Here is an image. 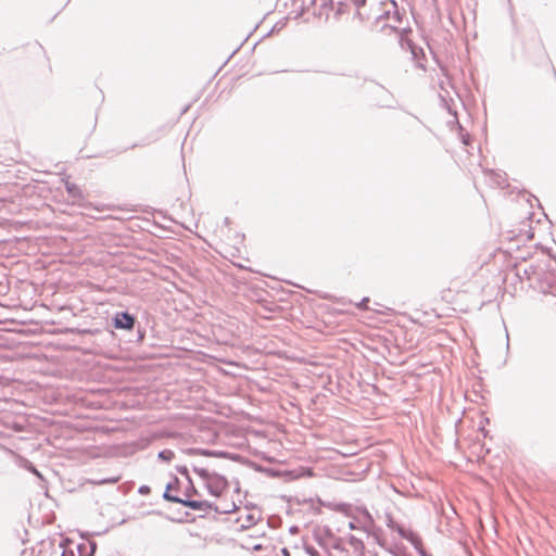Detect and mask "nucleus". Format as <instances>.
<instances>
[{
  "instance_id": "3",
  "label": "nucleus",
  "mask_w": 556,
  "mask_h": 556,
  "mask_svg": "<svg viewBox=\"0 0 556 556\" xmlns=\"http://www.w3.org/2000/svg\"><path fill=\"white\" fill-rule=\"evenodd\" d=\"M455 292L452 289H446L442 292L441 301L446 304H454Z\"/></svg>"
},
{
  "instance_id": "5",
  "label": "nucleus",
  "mask_w": 556,
  "mask_h": 556,
  "mask_svg": "<svg viewBox=\"0 0 556 556\" xmlns=\"http://www.w3.org/2000/svg\"><path fill=\"white\" fill-rule=\"evenodd\" d=\"M369 302L368 298H365L359 304L358 307L361 308H367V303Z\"/></svg>"
},
{
  "instance_id": "1",
  "label": "nucleus",
  "mask_w": 556,
  "mask_h": 556,
  "mask_svg": "<svg viewBox=\"0 0 556 556\" xmlns=\"http://www.w3.org/2000/svg\"><path fill=\"white\" fill-rule=\"evenodd\" d=\"M392 11L388 10L377 18L379 30L387 35L391 33L403 35L406 31L403 20L394 4H392Z\"/></svg>"
},
{
  "instance_id": "2",
  "label": "nucleus",
  "mask_w": 556,
  "mask_h": 556,
  "mask_svg": "<svg viewBox=\"0 0 556 556\" xmlns=\"http://www.w3.org/2000/svg\"><path fill=\"white\" fill-rule=\"evenodd\" d=\"M114 326L117 329L131 330L135 326V318L128 313H119L114 318Z\"/></svg>"
},
{
  "instance_id": "6",
  "label": "nucleus",
  "mask_w": 556,
  "mask_h": 556,
  "mask_svg": "<svg viewBox=\"0 0 556 556\" xmlns=\"http://www.w3.org/2000/svg\"><path fill=\"white\" fill-rule=\"evenodd\" d=\"M187 505H188V506H190V507H192V508H199V504H198V502H194V501H193V502H189V503H187Z\"/></svg>"
},
{
  "instance_id": "4",
  "label": "nucleus",
  "mask_w": 556,
  "mask_h": 556,
  "mask_svg": "<svg viewBox=\"0 0 556 556\" xmlns=\"http://www.w3.org/2000/svg\"><path fill=\"white\" fill-rule=\"evenodd\" d=\"M174 457L175 453L172 450H164L159 453V458L167 463L174 459Z\"/></svg>"
},
{
  "instance_id": "7",
  "label": "nucleus",
  "mask_w": 556,
  "mask_h": 556,
  "mask_svg": "<svg viewBox=\"0 0 556 556\" xmlns=\"http://www.w3.org/2000/svg\"><path fill=\"white\" fill-rule=\"evenodd\" d=\"M283 556H290V552L287 548L282 549Z\"/></svg>"
}]
</instances>
